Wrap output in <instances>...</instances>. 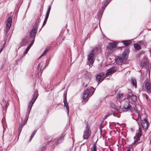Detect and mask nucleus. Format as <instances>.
Wrapping results in <instances>:
<instances>
[{"instance_id":"f257e3e1","label":"nucleus","mask_w":151,"mask_h":151,"mask_svg":"<svg viewBox=\"0 0 151 151\" xmlns=\"http://www.w3.org/2000/svg\"><path fill=\"white\" fill-rule=\"evenodd\" d=\"M91 135V131L90 127L87 124L83 131V139H88L90 138Z\"/></svg>"},{"instance_id":"f03ea898","label":"nucleus","mask_w":151,"mask_h":151,"mask_svg":"<svg viewBox=\"0 0 151 151\" xmlns=\"http://www.w3.org/2000/svg\"><path fill=\"white\" fill-rule=\"evenodd\" d=\"M142 135V128L139 127L138 130L136 132V137H135V139H136L134 143L139 141L140 139V137Z\"/></svg>"},{"instance_id":"7ed1b4c3","label":"nucleus","mask_w":151,"mask_h":151,"mask_svg":"<svg viewBox=\"0 0 151 151\" xmlns=\"http://www.w3.org/2000/svg\"><path fill=\"white\" fill-rule=\"evenodd\" d=\"M95 51V49L92 50L91 51V53H89L88 57V60L89 61V63L91 64H93L94 63L93 60V58L94 56V52Z\"/></svg>"},{"instance_id":"20e7f679","label":"nucleus","mask_w":151,"mask_h":151,"mask_svg":"<svg viewBox=\"0 0 151 151\" xmlns=\"http://www.w3.org/2000/svg\"><path fill=\"white\" fill-rule=\"evenodd\" d=\"M131 106L129 104V101H125L124 102L123 104V108L126 111L131 109Z\"/></svg>"},{"instance_id":"39448f33","label":"nucleus","mask_w":151,"mask_h":151,"mask_svg":"<svg viewBox=\"0 0 151 151\" xmlns=\"http://www.w3.org/2000/svg\"><path fill=\"white\" fill-rule=\"evenodd\" d=\"M141 124L143 129H147L149 126L148 122L146 119H144L142 121Z\"/></svg>"},{"instance_id":"423d86ee","label":"nucleus","mask_w":151,"mask_h":151,"mask_svg":"<svg viewBox=\"0 0 151 151\" xmlns=\"http://www.w3.org/2000/svg\"><path fill=\"white\" fill-rule=\"evenodd\" d=\"M104 74L103 73H101L98 75L96 77V80L98 82H100L99 83L101 82L104 79L105 77L103 76Z\"/></svg>"},{"instance_id":"0eeeda50","label":"nucleus","mask_w":151,"mask_h":151,"mask_svg":"<svg viewBox=\"0 0 151 151\" xmlns=\"http://www.w3.org/2000/svg\"><path fill=\"white\" fill-rule=\"evenodd\" d=\"M145 88L148 92L151 91V84L150 82L147 81L145 83Z\"/></svg>"},{"instance_id":"6e6552de","label":"nucleus","mask_w":151,"mask_h":151,"mask_svg":"<svg viewBox=\"0 0 151 151\" xmlns=\"http://www.w3.org/2000/svg\"><path fill=\"white\" fill-rule=\"evenodd\" d=\"M12 23V19L9 17L7 19L6 22V26L7 28L9 29L11 26Z\"/></svg>"},{"instance_id":"1a4fd4ad","label":"nucleus","mask_w":151,"mask_h":151,"mask_svg":"<svg viewBox=\"0 0 151 151\" xmlns=\"http://www.w3.org/2000/svg\"><path fill=\"white\" fill-rule=\"evenodd\" d=\"M63 102L64 103V107L66 108L67 113L68 114L69 113V107L68 106V104L67 102L66 96L65 97L64 99Z\"/></svg>"},{"instance_id":"9d476101","label":"nucleus","mask_w":151,"mask_h":151,"mask_svg":"<svg viewBox=\"0 0 151 151\" xmlns=\"http://www.w3.org/2000/svg\"><path fill=\"white\" fill-rule=\"evenodd\" d=\"M35 28H33L30 32V36L32 38H34L36 34L37 30Z\"/></svg>"},{"instance_id":"9b49d317","label":"nucleus","mask_w":151,"mask_h":151,"mask_svg":"<svg viewBox=\"0 0 151 151\" xmlns=\"http://www.w3.org/2000/svg\"><path fill=\"white\" fill-rule=\"evenodd\" d=\"M117 46V44L116 43L111 42L109 44V46H108V48L110 50L112 49Z\"/></svg>"},{"instance_id":"f8f14e48","label":"nucleus","mask_w":151,"mask_h":151,"mask_svg":"<svg viewBox=\"0 0 151 151\" xmlns=\"http://www.w3.org/2000/svg\"><path fill=\"white\" fill-rule=\"evenodd\" d=\"M130 50L129 49H127L125 50L124 52L123 56V58H124L125 60L127 59V56Z\"/></svg>"},{"instance_id":"ddd939ff","label":"nucleus","mask_w":151,"mask_h":151,"mask_svg":"<svg viewBox=\"0 0 151 151\" xmlns=\"http://www.w3.org/2000/svg\"><path fill=\"white\" fill-rule=\"evenodd\" d=\"M40 17H38L37 19V20L36 21V22L35 23L33 28H35L37 30L38 27V25L39 23L40 22Z\"/></svg>"},{"instance_id":"4468645a","label":"nucleus","mask_w":151,"mask_h":151,"mask_svg":"<svg viewBox=\"0 0 151 151\" xmlns=\"http://www.w3.org/2000/svg\"><path fill=\"white\" fill-rule=\"evenodd\" d=\"M33 100H32L30 101V102L28 106V111L27 113L28 114H29L30 112L32 109V106L33 105L35 102Z\"/></svg>"},{"instance_id":"2eb2a0df","label":"nucleus","mask_w":151,"mask_h":151,"mask_svg":"<svg viewBox=\"0 0 151 151\" xmlns=\"http://www.w3.org/2000/svg\"><path fill=\"white\" fill-rule=\"evenodd\" d=\"M116 70L113 69V68H111L108 70V72L106 73V75L107 76H108L115 72Z\"/></svg>"},{"instance_id":"dca6fc26","label":"nucleus","mask_w":151,"mask_h":151,"mask_svg":"<svg viewBox=\"0 0 151 151\" xmlns=\"http://www.w3.org/2000/svg\"><path fill=\"white\" fill-rule=\"evenodd\" d=\"M89 91L88 89L85 91L83 94V99H86L88 97L89 95Z\"/></svg>"},{"instance_id":"f3484780","label":"nucleus","mask_w":151,"mask_h":151,"mask_svg":"<svg viewBox=\"0 0 151 151\" xmlns=\"http://www.w3.org/2000/svg\"><path fill=\"white\" fill-rule=\"evenodd\" d=\"M90 79L89 78H85L84 79V82L83 83V86L84 87H86L87 86L88 83L90 81Z\"/></svg>"},{"instance_id":"a211bd4d","label":"nucleus","mask_w":151,"mask_h":151,"mask_svg":"<svg viewBox=\"0 0 151 151\" xmlns=\"http://www.w3.org/2000/svg\"><path fill=\"white\" fill-rule=\"evenodd\" d=\"M133 95V94L132 92V91L131 90H128V93L127 95L126 99H130L131 98V97Z\"/></svg>"},{"instance_id":"6ab92c4d","label":"nucleus","mask_w":151,"mask_h":151,"mask_svg":"<svg viewBox=\"0 0 151 151\" xmlns=\"http://www.w3.org/2000/svg\"><path fill=\"white\" fill-rule=\"evenodd\" d=\"M131 40H124L122 41V43L125 46H127L131 44Z\"/></svg>"},{"instance_id":"aec40b11","label":"nucleus","mask_w":151,"mask_h":151,"mask_svg":"<svg viewBox=\"0 0 151 151\" xmlns=\"http://www.w3.org/2000/svg\"><path fill=\"white\" fill-rule=\"evenodd\" d=\"M38 96V91H35L34 92V94L33 96V98L32 99V100H33L35 101L37 97Z\"/></svg>"},{"instance_id":"412c9836","label":"nucleus","mask_w":151,"mask_h":151,"mask_svg":"<svg viewBox=\"0 0 151 151\" xmlns=\"http://www.w3.org/2000/svg\"><path fill=\"white\" fill-rule=\"evenodd\" d=\"M134 47L136 50H139L141 49L140 46L138 44H135L134 45Z\"/></svg>"},{"instance_id":"4be33fe9","label":"nucleus","mask_w":151,"mask_h":151,"mask_svg":"<svg viewBox=\"0 0 151 151\" xmlns=\"http://www.w3.org/2000/svg\"><path fill=\"white\" fill-rule=\"evenodd\" d=\"M124 94L123 93H118L117 94V99H122L124 97Z\"/></svg>"},{"instance_id":"5701e85b","label":"nucleus","mask_w":151,"mask_h":151,"mask_svg":"<svg viewBox=\"0 0 151 151\" xmlns=\"http://www.w3.org/2000/svg\"><path fill=\"white\" fill-rule=\"evenodd\" d=\"M61 142V141H60V139L58 140L57 139H55L52 142V143L53 145L55 144L56 145H57L59 143Z\"/></svg>"},{"instance_id":"b1692460","label":"nucleus","mask_w":151,"mask_h":151,"mask_svg":"<svg viewBox=\"0 0 151 151\" xmlns=\"http://www.w3.org/2000/svg\"><path fill=\"white\" fill-rule=\"evenodd\" d=\"M97 147L95 143L93 145V146L92 147L91 149V151H97Z\"/></svg>"},{"instance_id":"393cba45","label":"nucleus","mask_w":151,"mask_h":151,"mask_svg":"<svg viewBox=\"0 0 151 151\" xmlns=\"http://www.w3.org/2000/svg\"><path fill=\"white\" fill-rule=\"evenodd\" d=\"M132 83L135 87V88H136L137 87V81L135 79H132Z\"/></svg>"},{"instance_id":"a878e982","label":"nucleus","mask_w":151,"mask_h":151,"mask_svg":"<svg viewBox=\"0 0 151 151\" xmlns=\"http://www.w3.org/2000/svg\"><path fill=\"white\" fill-rule=\"evenodd\" d=\"M133 102H135L137 100V96L134 95H133L131 97L130 99Z\"/></svg>"},{"instance_id":"bb28decb","label":"nucleus","mask_w":151,"mask_h":151,"mask_svg":"<svg viewBox=\"0 0 151 151\" xmlns=\"http://www.w3.org/2000/svg\"><path fill=\"white\" fill-rule=\"evenodd\" d=\"M51 9V6H49L48 8V10H47V12L46 17L48 18L49 14H50V11Z\"/></svg>"},{"instance_id":"cd10ccee","label":"nucleus","mask_w":151,"mask_h":151,"mask_svg":"<svg viewBox=\"0 0 151 151\" xmlns=\"http://www.w3.org/2000/svg\"><path fill=\"white\" fill-rule=\"evenodd\" d=\"M50 47H47L44 50V51L43 52L42 54L41 55V56H42L45 55V54L50 49Z\"/></svg>"},{"instance_id":"c85d7f7f","label":"nucleus","mask_w":151,"mask_h":151,"mask_svg":"<svg viewBox=\"0 0 151 151\" xmlns=\"http://www.w3.org/2000/svg\"><path fill=\"white\" fill-rule=\"evenodd\" d=\"M43 64V63L42 62H41L39 64H38L37 66V67L38 68L39 70L40 69V70L41 69Z\"/></svg>"},{"instance_id":"c756f323","label":"nucleus","mask_w":151,"mask_h":151,"mask_svg":"<svg viewBox=\"0 0 151 151\" xmlns=\"http://www.w3.org/2000/svg\"><path fill=\"white\" fill-rule=\"evenodd\" d=\"M24 125V124L23 125L21 124V125L19 126V132H18V133L20 134V132L22 130V127Z\"/></svg>"},{"instance_id":"7c9ffc66","label":"nucleus","mask_w":151,"mask_h":151,"mask_svg":"<svg viewBox=\"0 0 151 151\" xmlns=\"http://www.w3.org/2000/svg\"><path fill=\"white\" fill-rule=\"evenodd\" d=\"M25 39H23L22 42L21 43V45L22 46H24L25 45L26 43H27V42L24 41Z\"/></svg>"},{"instance_id":"2f4dec72","label":"nucleus","mask_w":151,"mask_h":151,"mask_svg":"<svg viewBox=\"0 0 151 151\" xmlns=\"http://www.w3.org/2000/svg\"><path fill=\"white\" fill-rule=\"evenodd\" d=\"M48 19V17H45V20L44 21V22L43 23L42 27L44 26L45 24Z\"/></svg>"},{"instance_id":"473e14b6","label":"nucleus","mask_w":151,"mask_h":151,"mask_svg":"<svg viewBox=\"0 0 151 151\" xmlns=\"http://www.w3.org/2000/svg\"><path fill=\"white\" fill-rule=\"evenodd\" d=\"M30 47H31V45H29L27 47V48L26 49V50L24 52V53H25L26 54V53H27V52H28V51L29 50Z\"/></svg>"},{"instance_id":"72a5a7b5","label":"nucleus","mask_w":151,"mask_h":151,"mask_svg":"<svg viewBox=\"0 0 151 151\" xmlns=\"http://www.w3.org/2000/svg\"><path fill=\"white\" fill-rule=\"evenodd\" d=\"M118 60L121 63H122L123 61V59L122 58H119Z\"/></svg>"},{"instance_id":"f704fd0d","label":"nucleus","mask_w":151,"mask_h":151,"mask_svg":"<svg viewBox=\"0 0 151 151\" xmlns=\"http://www.w3.org/2000/svg\"><path fill=\"white\" fill-rule=\"evenodd\" d=\"M144 97H145V99L147 100L149 98H148L147 95L146 94H144Z\"/></svg>"},{"instance_id":"c9c22d12","label":"nucleus","mask_w":151,"mask_h":151,"mask_svg":"<svg viewBox=\"0 0 151 151\" xmlns=\"http://www.w3.org/2000/svg\"><path fill=\"white\" fill-rule=\"evenodd\" d=\"M34 135H35L32 134L29 139L30 141L31 140L33 137H34Z\"/></svg>"},{"instance_id":"e433bc0d","label":"nucleus","mask_w":151,"mask_h":151,"mask_svg":"<svg viewBox=\"0 0 151 151\" xmlns=\"http://www.w3.org/2000/svg\"><path fill=\"white\" fill-rule=\"evenodd\" d=\"M64 135H63L60 138V139H59L60 140H62V139H64Z\"/></svg>"},{"instance_id":"4c0bfd02","label":"nucleus","mask_w":151,"mask_h":151,"mask_svg":"<svg viewBox=\"0 0 151 151\" xmlns=\"http://www.w3.org/2000/svg\"><path fill=\"white\" fill-rule=\"evenodd\" d=\"M4 47V46L3 47L1 48V49L0 50V51L1 52L3 50V48Z\"/></svg>"},{"instance_id":"58836bf2","label":"nucleus","mask_w":151,"mask_h":151,"mask_svg":"<svg viewBox=\"0 0 151 151\" xmlns=\"http://www.w3.org/2000/svg\"><path fill=\"white\" fill-rule=\"evenodd\" d=\"M33 41H32V42H31V43L30 44V45H31V46H32V44H33Z\"/></svg>"},{"instance_id":"ea45409f","label":"nucleus","mask_w":151,"mask_h":151,"mask_svg":"<svg viewBox=\"0 0 151 151\" xmlns=\"http://www.w3.org/2000/svg\"><path fill=\"white\" fill-rule=\"evenodd\" d=\"M36 131H34L32 133V134H34V135H35V134L36 133Z\"/></svg>"},{"instance_id":"a19ab883","label":"nucleus","mask_w":151,"mask_h":151,"mask_svg":"<svg viewBox=\"0 0 151 151\" xmlns=\"http://www.w3.org/2000/svg\"><path fill=\"white\" fill-rule=\"evenodd\" d=\"M127 151H130V149H129Z\"/></svg>"},{"instance_id":"79ce46f5","label":"nucleus","mask_w":151,"mask_h":151,"mask_svg":"<svg viewBox=\"0 0 151 151\" xmlns=\"http://www.w3.org/2000/svg\"><path fill=\"white\" fill-rule=\"evenodd\" d=\"M70 0V1H71V2H73V0Z\"/></svg>"}]
</instances>
